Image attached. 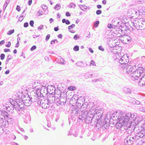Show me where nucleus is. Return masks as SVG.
Returning a JSON list of instances; mask_svg holds the SVG:
<instances>
[{
    "mask_svg": "<svg viewBox=\"0 0 145 145\" xmlns=\"http://www.w3.org/2000/svg\"><path fill=\"white\" fill-rule=\"evenodd\" d=\"M122 120H119L118 122L116 123L115 125L117 129H120L122 127V126H123L125 123H123L121 122Z\"/></svg>",
    "mask_w": 145,
    "mask_h": 145,
    "instance_id": "obj_20",
    "label": "nucleus"
},
{
    "mask_svg": "<svg viewBox=\"0 0 145 145\" xmlns=\"http://www.w3.org/2000/svg\"><path fill=\"white\" fill-rule=\"evenodd\" d=\"M96 110V109L94 108H91L88 112H90V116H93L95 115Z\"/></svg>",
    "mask_w": 145,
    "mask_h": 145,
    "instance_id": "obj_25",
    "label": "nucleus"
},
{
    "mask_svg": "<svg viewBox=\"0 0 145 145\" xmlns=\"http://www.w3.org/2000/svg\"><path fill=\"white\" fill-rule=\"evenodd\" d=\"M133 12L135 13V14L137 16H139V11L138 10H133Z\"/></svg>",
    "mask_w": 145,
    "mask_h": 145,
    "instance_id": "obj_54",
    "label": "nucleus"
},
{
    "mask_svg": "<svg viewBox=\"0 0 145 145\" xmlns=\"http://www.w3.org/2000/svg\"><path fill=\"white\" fill-rule=\"evenodd\" d=\"M129 101L130 103H132L134 104H135V99L131 97H129Z\"/></svg>",
    "mask_w": 145,
    "mask_h": 145,
    "instance_id": "obj_35",
    "label": "nucleus"
},
{
    "mask_svg": "<svg viewBox=\"0 0 145 145\" xmlns=\"http://www.w3.org/2000/svg\"><path fill=\"white\" fill-rule=\"evenodd\" d=\"M131 125L133 126L134 128L137 126V124H138V123L140 121L138 120V118H136L135 117V118H133V120L131 121Z\"/></svg>",
    "mask_w": 145,
    "mask_h": 145,
    "instance_id": "obj_13",
    "label": "nucleus"
},
{
    "mask_svg": "<svg viewBox=\"0 0 145 145\" xmlns=\"http://www.w3.org/2000/svg\"><path fill=\"white\" fill-rule=\"evenodd\" d=\"M10 0H6L5 2V3L4 5L5 6V7L6 6H7L8 5V4L9 3Z\"/></svg>",
    "mask_w": 145,
    "mask_h": 145,
    "instance_id": "obj_49",
    "label": "nucleus"
},
{
    "mask_svg": "<svg viewBox=\"0 0 145 145\" xmlns=\"http://www.w3.org/2000/svg\"><path fill=\"white\" fill-rule=\"evenodd\" d=\"M79 38V36L77 34L75 35L73 37L74 39L75 40H77Z\"/></svg>",
    "mask_w": 145,
    "mask_h": 145,
    "instance_id": "obj_60",
    "label": "nucleus"
},
{
    "mask_svg": "<svg viewBox=\"0 0 145 145\" xmlns=\"http://www.w3.org/2000/svg\"><path fill=\"white\" fill-rule=\"evenodd\" d=\"M50 34H48L46 37L45 40L46 41H48V39H49L50 38Z\"/></svg>",
    "mask_w": 145,
    "mask_h": 145,
    "instance_id": "obj_59",
    "label": "nucleus"
},
{
    "mask_svg": "<svg viewBox=\"0 0 145 145\" xmlns=\"http://www.w3.org/2000/svg\"><path fill=\"white\" fill-rule=\"evenodd\" d=\"M99 23V21L97 20L94 23V26L95 27H97Z\"/></svg>",
    "mask_w": 145,
    "mask_h": 145,
    "instance_id": "obj_40",
    "label": "nucleus"
},
{
    "mask_svg": "<svg viewBox=\"0 0 145 145\" xmlns=\"http://www.w3.org/2000/svg\"><path fill=\"white\" fill-rule=\"evenodd\" d=\"M133 142V140L131 139L129 136H128L124 140V143L125 145H131Z\"/></svg>",
    "mask_w": 145,
    "mask_h": 145,
    "instance_id": "obj_15",
    "label": "nucleus"
},
{
    "mask_svg": "<svg viewBox=\"0 0 145 145\" xmlns=\"http://www.w3.org/2000/svg\"><path fill=\"white\" fill-rule=\"evenodd\" d=\"M121 118L122 119L121 122L123 123H127L129 121L132 117H131V113H125V112H121Z\"/></svg>",
    "mask_w": 145,
    "mask_h": 145,
    "instance_id": "obj_6",
    "label": "nucleus"
},
{
    "mask_svg": "<svg viewBox=\"0 0 145 145\" xmlns=\"http://www.w3.org/2000/svg\"><path fill=\"white\" fill-rule=\"evenodd\" d=\"M110 122V120L108 119H105L103 122H98L95 126L97 129H99L100 130L102 129L103 130H105L109 126L108 123Z\"/></svg>",
    "mask_w": 145,
    "mask_h": 145,
    "instance_id": "obj_5",
    "label": "nucleus"
},
{
    "mask_svg": "<svg viewBox=\"0 0 145 145\" xmlns=\"http://www.w3.org/2000/svg\"><path fill=\"white\" fill-rule=\"evenodd\" d=\"M60 61H57V62L59 63H61L62 64H65V62L64 60L61 57H60V59H59Z\"/></svg>",
    "mask_w": 145,
    "mask_h": 145,
    "instance_id": "obj_37",
    "label": "nucleus"
},
{
    "mask_svg": "<svg viewBox=\"0 0 145 145\" xmlns=\"http://www.w3.org/2000/svg\"><path fill=\"white\" fill-rule=\"evenodd\" d=\"M121 112L120 111L118 114L117 112L116 113H114L111 116V118L114 120H117L119 121L120 120H122L121 118Z\"/></svg>",
    "mask_w": 145,
    "mask_h": 145,
    "instance_id": "obj_9",
    "label": "nucleus"
},
{
    "mask_svg": "<svg viewBox=\"0 0 145 145\" xmlns=\"http://www.w3.org/2000/svg\"><path fill=\"white\" fill-rule=\"evenodd\" d=\"M127 128V126L123 125V126H122V127H121V128H120L119 129H120L121 130V131H123L124 130H125L126 131Z\"/></svg>",
    "mask_w": 145,
    "mask_h": 145,
    "instance_id": "obj_42",
    "label": "nucleus"
},
{
    "mask_svg": "<svg viewBox=\"0 0 145 145\" xmlns=\"http://www.w3.org/2000/svg\"><path fill=\"white\" fill-rule=\"evenodd\" d=\"M119 46H114L112 47L111 46H108L107 48V51L108 52L111 51H112V50L114 49H117L116 48L118 47L119 48Z\"/></svg>",
    "mask_w": 145,
    "mask_h": 145,
    "instance_id": "obj_24",
    "label": "nucleus"
},
{
    "mask_svg": "<svg viewBox=\"0 0 145 145\" xmlns=\"http://www.w3.org/2000/svg\"><path fill=\"white\" fill-rule=\"evenodd\" d=\"M98 49L100 50H101L103 51H104V49L102 47V46H99L98 47Z\"/></svg>",
    "mask_w": 145,
    "mask_h": 145,
    "instance_id": "obj_61",
    "label": "nucleus"
},
{
    "mask_svg": "<svg viewBox=\"0 0 145 145\" xmlns=\"http://www.w3.org/2000/svg\"><path fill=\"white\" fill-rule=\"evenodd\" d=\"M41 7L44 10H46L48 8L47 6L45 5H42Z\"/></svg>",
    "mask_w": 145,
    "mask_h": 145,
    "instance_id": "obj_52",
    "label": "nucleus"
},
{
    "mask_svg": "<svg viewBox=\"0 0 145 145\" xmlns=\"http://www.w3.org/2000/svg\"><path fill=\"white\" fill-rule=\"evenodd\" d=\"M141 76L140 73L136 70L135 71H134L130 75V78L133 80H136Z\"/></svg>",
    "mask_w": 145,
    "mask_h": 145,
    "instance_id": "obj_11",
    "label": "nucleus"
},
{
    "mask_svg": "<svg viewBox=\"0 0 145 145\" xmlns=\"http://www.w3.org/2000/svg\"><path fill=\"white\" fill-rule=\"evenodd\" d=\"M45 91L48 92L49 94L54 95L56 91L55 88L54 86L51 85L48 86L47 88H44Z\"/></svg>",
    "mask_w": 145,
    "mask_h": 145,
    "instance_id": "obj_8",
    "label": "nucleus"
},
{
    "mask_svg": "<svg viewBox=\"0 0 145 145\" xmlns=\"http://www.w3.org/2000/svg\"><path fill=\"white\" fill-rule=\"evenodd\" d=\"M134 29V28H133L132 27H130V28H129L128 27L126 26V25H125V27H124V28L122 29V30L123 31H126L127 30H130L132 31Z\"/></svg>",
    "mask_w": 145,
    "mask_h": 145,
    "instance_id": "obj_33",
    "label": "nucleus"
},
{
    "mask_svg": "<svg viewBox=\"0 0 145 145\" xmlns=\"http://www.w3.org/2000/svg\"><path fill=\"white\" fill-rule=\"evenodd\" d=\"M139 110L141 111L145 112V107H141L139 108Z\"/></svg>",
    "mask_w": 145,
    "mask_h": 145,
    "instance_id": "obj_57",
    "label": "nucleus"
},
{
    "mask_svg": "<svg viewBox=\"0 0 145 145\" xmlns=\"http://www.w3.org/2000/svg\"><path fill=\"white\" fill-rule=\"evenodd\" d=\"M56 97V96L55 97L54 102H55L57 105H62L66 103V101H65V102L64 101H63V98L61 97V96H59V97H57V98Z\"/></svg>",
    "mask_w": 145,
    "mask_h": 145,
    "instance_id": "obj_10",
    "label": "nucleus"
},
{
    "mask_svg": "<svg viewBox=\"0 0 145 145\" xmlns=\"http://www.w3.org/2000/svg\"><path fill=\"white\" fill-rule=\"evenodd\" d=\"M123 91L126 93H131V90L129 88L126 87H124L123 89Z\"/></svg>",
    "mask_w": 145,
    "mask_h": 145,
    "instance_id": "obj_30",
    "label": "nucleus"
},
{
    "mask_svg": "<svg viewBox=\"0 0 145 145\" xmlns=\"http://www.w3.org/2000/svg\"><path fill=\"white\" fill-rule=\"evenodd\" d=\"M129 136L131 138V139L132 140H133V142H134V141L136 140V138H135L134 134L133 135L132 134L131 135Z\"/></svg>",
    "mask_w": 145,
    "mask_h": 145,
    "instance_id": "obj_39",
    "label": "nucleus"
},
{
    "mask_svg": "<svg viewBox=\"0 0 145 145\" xmlns=\"http://www.w3.org/2000/svg\"><path fill=\"white\" fill-rule=\"evenodd\" d=\"M62 22L63 23H65L66 24L69 25L70 24V22L69 20H66V19L64 18L62 20Z\"/></svg>",
    "mask_w": 145,
    "mask_h": 145,
    "instance_id": "obj_36",
    "label": "nucleus"
},
{
    "mask_svg": "<svg viewBox=\"0 0 145 145\" xmlns=\"http://www.w3.org/2000/svg\"><path fill=\"white\" fill-rule=\"evenodd\" d=\"M36 48V46H32V47L31 48L30 50L31 51L34 50Z\"/></svg>",
    "mask_w": 145,
    "mask_h": 145,
    "instance_id": "obj_63",
    "label": "nucleus"
},
{
    "mask_svg": "<svg viewBox=\"0 0 145 145\" xmlns=\"http://www.w3.org/2000/svg\"><path fill=\"white\" fill-rule=\"evenodd\" d=\"M115 55L116 58H117V61H119V60L120 59V58H121V55L120 53H118L117 54H115Z\"/></svg>",
    "mask_w": 145,
    "mask_h": 145,
    "instance_id": "obj_31",
    "label": "nucleus"
},
{
    "mask_svg": "<svg viewBox=\"0 0 145 145\" xmlns=\"http://www.w3.org/2000/svg\"><path fill=\"white\" fill-rule=\"evenodd\" d=\"M68 88L69 89H70L71 90H74L76 89V87H75L74 86H70Z\"/></svg>",
    "mask_w": 145,
    "mask_h": 145,
    "instance_id": "obj_46",
    "label": "nucleus"
},
{
    "mask_svg": "<svg viewBox=\"0 0 145 145\" xmlns=\"http://www.w3.org/2000/svg\"><path fill=\"white\" fill-rule=\"evenodd\" d=\"M138 84L140 86L145 85V75H144L140 79Z\"/></svg>",
    "mask_w": 145,
    "mask_h": 145,
    "instance_id": "obj_19",
    "label": "nucleus"
},
{
    "mask_svg": "<svg viewBox=\"0 0 145 145\" xmlns=\"http://www.w3.org/2000/svg\"><path fill=\"white\" fill-rule=\"evenodd\" d=\"M75 26L74 24H72L68 26V28L69 30H70L71 28H74Z\"/></svg>",
    "mask_w": 145,
    "mask_h": 145,
    "instance_id": "obj_45",
    "label": "nucleus"
},
{
    "mask_svg": "<svg viewBox=\"0 0 145 145\" xmlns=\"http://www.w3.org/2000/svg\"><path fill=\"white\" fill-rule=\"evenodd\" d=\"M73 49L74 51H78L79 50V46H74Z\"/></svg>",
    "mask_w": 145,
    "mask_h": 145,
    "instance_id": "obj_48",
    "label": "nucleus"
},
{
    "mask_svg": "<svg viewBox=\"0 0 145 145\" xmlns=\"http://www.w3.org/2000/svg\"><path fill=\"white\" fill-rule=\"evenodd\" d=\"M34 24V22L33 20H31L29 22V24L31 26V27H33V24Z\"/></svg>",
    "mask_w": 145,
    "mask_h": 145,
    "instance_id": "obj_58",
    "label": "nucleus"
},
{
    "mask_svg": "<svg viewBox=\"0 0 145 145\" xmlns=\"http://www.w3.org/2000/svg\"><path fill=\"white\" fill-rule=\"evenodd\" d=\"M10 107H12V108L10 109L12 110L14 109V108H18L21 110H22L24 109V106H25L23 101H20L18 99L12 101L10 103Z\"/></svg>",
    "mask_w": 145,
    "mask_h": 145,
    "instance_id": "obj_3",
    "label": "nucleus"
},
{
    "mask_svg": "<svg viewBox=\"0 0 145 145\" xmlns=\"http://www.w3.org/2000/svg\"><path fill=\"white\" fill-rule=\"evenodd\" d=\"M102 13V11L100 10H98L96 11V14L98 15L101 14Z\"/></svg>",
    "mask_w": 145,
    "mask_h": 145,
    "instance_id": "obj_53",
    "label": "nucleus"
},
{
    "mask_svg": "<svg viewBox=\"0 0 145 145\" xmlns=\"http://www.w3.org/2000/svg\"><path fill=\"white\" fill-rule=\"evenodd\" d=\"M32 101L30 100V99L29 98L28 99L24 100V103L25 106H29L31 104Z\"/></svg>",
    "mask_w": 145,
    "mask_h": 145,
    "instance_id": "obj_22",
    "label": "nucleus"
},
{
    "mask_svg": "<svg viewBox=\"0 0 145 145\" xmlns=\"http://www.w3.org/2000/svg\"><path fill=\"white\" fill-rule=\"evenodd\" d=\"M79 119L82 121L84 120L87 124H89L90 122L92 116H90V112H86V113H84V112L79 111Z\"/></svg>",
    "mask_w": 145,
    "mask_h": 145,
    "instance_id": "obj_1",
    "label": "nucleus"
},
{
    "mask_svg": "<svg viewBox=\"0 0 145 145\" xmlns=\"http://www.w3.org/2000/svg\"><path fill=\"white\" fill-rule=\"evenodd\" d=\"M1 122L2 123L1 125L5 127H7L8 125V121L5 119L3 120V121H2Z\"/></svg>",
    "mask_w": 145,
    "mask_h": 145,
    "instance_id": "obj_28",
    "label": "nucleus"
},
{
    "mask_svg": "<svg viewBox=\"0 0 145 145\" xmlns=\"http://www.w3.org/2000/svg\"><path fill=\"white\" fill-rule=\"evenodd\" d=\"M91 65L93 66H96V64L95 62L93 60H92L91 61L90 63V65Z\"/></svg>",
    "mask_w": 145,
    "mask_h": 145,
    "instance_id": "obj_55",
    "label": "nucleus"
},
{
    "mask_svg": "<svg viewBox=\"0 0 145 145\" xmlns=\"http://www.w3.org/2000/svg\"><path fill=\"white\" fill-rule=\"evenodd\" d=\"M48 93V92H46L45 91H43V92L42 93V97H44L45 95H46Z\"/></svg>",
    "mask_w": 145,
    "mask_h": 145,
    "instance_id": "obj_51",
    "label": "nucleus"
},
{
    "mask_svg": "<svg viewBox=\"0 0 145 145\" xmlns=\"http://www.w3.org/2000/svg\"><path fill=\"white\" fill-rule=\"evenodd\" d=\"M116 31H118V33H119L120 34H122V35L123 34V32L124 33H125V32H123L122 29H116Z\"/></svg>",
    "mask_w": 145,
    "mask_h": 145,
    "instance_id": "obj_47",
    "label": "nucleus"
},
{
    "mask_svg": "<svg viewBox=\"0 0 145 145\" xmlns=\"http://www.w3.org/2000/svg\"><path fill=\"white\" fill-rule=\"evenodd\" d=\"M102 113L100 112V114L98 115L95 114L94 116L96 117V118L97 119V120L99 122H102L101 118L102 116H103L102 115Z\"/></svg>",
    "mask_w": 145,
    "mask_h": 145,
    "instance_id": "obj_23",
    "label": "nucleus"
},
{
    "mask_svg": "<svg viewBox=\"0 0 145 145\" xmlns=\"http://www.w3.org/2000/svg\"><path fill=\"white\" fill-rule=\"evenodd\" d=\"M16 9L18 12H20V7L19 5H17L16 7Z\"/></svg>",
    "mask_w": 145,
    "mask_h": 145,
    "instance_id": "obj_62",
    "label": "nucleus"
},
{
    "mask_svg": "<svg viewBox=\"0 0 145 145\" xmlns=\"http://www.w3.org/2000/svg\"><path fill=\"white\" fill-rule=\"evenodd\" d=\"M133 131L134 129L131 128V127H130V126H129L128 127H127L126 130V132L128 134H129L131 133Z\"/></svg>",
    "mask_w": 145,
    "mask_h": 145,
    "instance_id": "obj_29",
    "label": "nucleus"
},
{
    "mask_svg": "<svg viewBox=\"0 0 145 145\" xmlns=\"http://www.w3.org/2000/svg\"><path fill=\"white\" fill-rule=\"evenodd\" d=\"M14 108L17 111L18 113L20 115L21 114H22L21 110H20V109L18 108H14Z\"/></svg>",
    "mask_w": 145,
    "mask_h": 145,
    "instance_id": "obj_41",
    "label": "nucleus"
},
{
    "mask_svg": "<svg viewBox=\"0 0 145 145\" xmlns=\"http://www.w3.org/2000/svg\"><path fill=\"white\" fill-rule=\"evenodd\" d=\"M91 119V122L89 123L91 125H93L95 124H96V125L97 123L99 122L96 118L95 116L94 115L92 116V117Z\"/></svg>",
    "mask_w": 145,
    "mask_h": 145,
    "instance_id": "obj_16",
    "label": "nucleus"
},
{
    "mask_svg": "<svg viewBox=\"0 0 145 145\" xmlns=\"http://www.w3.org/2000/svg\"><path fill=\"white\" fill-rule=\"evenodd\" d=\"M75 6V4H74L73 3H71L69 5V7L70 8H74Z\"/></svg>",
    "mask_w": 145,
    "mask_h": 145,
    "instance_id": "obj_44",
    "label": "nucleus"
},
{
    "mask_svg": "<svg viewBox=\"0 0 145 145\" xmlns=\"http://www.w3.org/2000/svg\"><path fill=\"white\" fill-rule=\"evenodd\" d=\"M137 132V134H134L136 140H138L140 138H142L145 136V129L144 128L142 127H141L140 128L138 129Z\"/></svg>",
    "mask_w": 145,
    "mask_h": 145,
    "instance_id": "obj_7",
    "label": "nucleus"
},
{
    "mask_svg": "<svg viewBox=\"0 0 145 145\" xmlns=\"http://www.w3.org/2000/svg\"><path fill=\"white\" fill-rule=\"evenodd\" d=\"M129 61V57L126 54L124 55L119 60V66L120 68L124 69L126 67Z\"/></svg>",
    "mask_w": 145,
    "mask_h": 145,
    "instance_id": "obj_4",
    "label": "nucleus"
},
{
    "mask_svg": "<svg viewBox=\"0 0 145 145\" xmlns=\"http://www.w3.org/2000/svg\"><path fill=\"white\" fill-rule=\"evenodd\" d=\"M88 106V105L85 103L83 104L80 108L77 105H76L73 108H72V109L71 113L75 116H77L78 115H79V111H83L84 112V113H85L86 112H87V110H86V109Z\"/></svg>",
    "mask_w": 145,
    "mask_h": 145,
    "instance_id": "obj_2",
    "label": "nucleus"
},
{
    "mask_svg": "<svg viewBox=\"0 0 145 145\" xmlns=\"http://www.w3.org/2000/svg\"><path fill=\"white\" fill-rule=\"evenodd\" d=\"M76 64L77 66L82 67H86L88 65L86 63H83L82 61H78Z\"/></svg>",
    "mask_w": 145,
    "mask_h": 145,
    "instance_id": "obj_17",
    "label": "nucleus"
},
{
    "mask_svg": "<svg viewBox=\"0 0 145 145\" xmlns=\"http://www.w3.org/2000/svg\"><path fill=\"white\" fill-rule=\"evenodd\" d=\"M14 29L12 30H10L8 31L7 33V34L8 35H11V34H12L14 33Z\"/></svg>",
    "mask_w": 145,
    "mask_h": 145,
    "instance_id": "obj_43",
    "label": "nucleus"
},
{
    "mask_svg": "<svg viewBox=\"0 0 145 145\" xmlns=\"http://www.w3.org/2000/svg\"><path fill=\"white\" fill-rule=\"evenodd\" d=\"M29 24L28 23L26 22L24 24V26L25 27H27L28 26Z\"/></svg>",
    "mask_w": 145,
    "mask_h": 145,
    "instance_id": "obj_64",
    "label": "nucleus"
},
{
    "mask_svg": "<svg viewBox=\"0 0 145 145\" xmlns=\"http://www.w3.org/2000/svg\"><path fill=\"white\" fill-rule=\"evenodd\" d=\"M49 103L48 102V103H43L41 104V106L42 108L44 109L47 108L49 106Z\"/></svg>",
    "mask_w": 145,
    "mask_h": 145,
    "instance_id": "obj_27",
    "label": "nucleus"
},
{
    "mask_svg": "<svg viewBox=\"0 0 145 145\" xmlns=\"http://www.w3.org/2000/svg\"><path fill=\"white\" fill-rule=\"evenodd\" d=\"M139 22H138L137 23H135L134 22L133 23V25H134V27H135L137 29H139L140 28V25H139Z\"/></svg>",
    "mask_w": 145,
    "mask_h": 145,
    "instance_id": "obj_34",
    "label": "nucleus"
},
{
    "mask_svg": "<svg viewBox=\"0 0 145 145\" xmlns=\"http://www.w3.org/2000/svg\"><path fill=\"white\" fill-rule=\"evenodd\" d=\"M61 8L60 5L59 4H57L54 7V8L56 10H58Z\"/></svg>",
    "mask_w": 145,
    "mask_h": 145,
    "instance_id": "obj_38",
    "label": "nucleus"
},
{
    "mask_svg": "<svg viewBox=\"0 0 145 145\" xmlns=\"http://www.w3.org/2000/svg\"><path fill=\"white\" fill-rule=\"evenodd\" d=\"M114 27H115V28H116H116H117L118 29H122L124 27H125V25L123 23H121V25H114Z\"/></svg>",
    "mask_w": 145,
    "mask_h": 145,
    "instance_id": "obj_26",
    "label": "nucleus"
},
{
    "mask_svg": "<svg viewBox=\"0 0 145 145\" xmlns=\"http://www.w3.org/2000/svg\"><path fill=\"white\" fill-rule=\"evenodd\" d=\"M139 16L142 15V14H145V9L143 8L142 10H139Z\"/></svg>",
    "mask_w": 145,
    "mask_h": 145,
    "instance_id": "obj_32",
    "label": "nucleus"
},
{
    "mask_svg": "<svg viewBox=\"0 0 145 145\" xmlns=\"http://www.w3.org/2000/svg\"><path fill=\"white\" fill-rule=\"evenodd\" d=\"M5 55L4 54H1L0 56L1 59L2 60L4 59L5 58Z\"/></svg>",
    "mask_w": 145,
    "mask_h": 145,
    "instance_id": "obj_50",
    "label": "nucleus"
},
{
    "mask_svg": "<svg viewBox=\"0 0 145 145\" xmlns=\"http://www.w3.org/2000/svg\"><path fill=\"white\" fill-rule=\"evenodd\" d=\"M44 88V87L41 88L40 90H38L37 91V94L36 95H37L38 97H42V93L43 92V91H45Z\"/></svg>",
    "mask_w": 145,
    "mask_h": 145,
    "instance_id": "obj_18",
    "label": "nucleus"
},
{
    "mask_svg": "<svg viewBox=\"0 0 145 145\" xmlns=\"http://www.w3.org/2000/svg\"><path fill=\"white\" fill-rule=\"evenodd\" d=\"M137 70L138 72L140 73V75L142 74V75H145V69H144L143 67H139Z\"/></svg>",
    "mask_w": 145,
    "mask_h": 145,
    "instance_id": "obj_21",
    "label": "nucleus"
},
{
    "mask_svg": "<svg viewBox=\"0 0 145 145\" xmlns=\"http://www.w3.org/2000/svg\"><path fill=\"white\" fill-rule=\"evenodd\" d=\"M124 71L127 74H129L130 73L135 70L133 68L131 65L127 66L125 69L124 68Z\"/></svg>",
    "mask_w": 145,
    "mask_h": 145,
    "instance_id": "obj_12",
    "label": "nucleus"
},
{
    "mask_svg": "<svg viewBox=\"0 0 145 145\" xmlns=\"http://www.w3.org/2000/svg\"><path fill=\"white\" fill-rule=\"evenodd\" d=\"M54 95L49 94L47 95V102L49 103H51L54 102V99L55 96H53Z\"/></svg>",
    "mask_w": 145,
    "mask_h": 145,
    "instance_id": "obj_14",
    "label": "nucleus"
},
{
    "mask_svg": "<svg viewBox=\"0 0 145 145\" xmlns=\"http://www.w3.org/2000/svg\"><path fill=\"white\" fill-rule=\"evenodd\" d=\"M10 137H11V139L13 140H14L16 138V136L13 134L11 135Z\"/></svg>",
    "mask_w": 145,
    "mask_h": 145,
    "instance_id": "obj_56",
    "label": "nucleus"
}]
</instances>
